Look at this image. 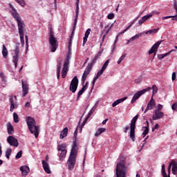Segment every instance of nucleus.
I'll return each instance as SVG.
<instances>
[{"label": "nucleus", "mask_w": 177, "mask_h": 177, "mask_svg": "<svg viewBox=\"0 0 177 177\" xmlns=\"http://www.w3.org/2000/svg\"><path fill=\"white\" fill-rule=\"evenodd\" d=\"M22 83V96L24 97L26 95H28V84L24 83V81H21Z\"/></svg>", "instance_id": "nucleus-17"}, {"label": "nucleus", "mask_w": 177, "mask_h": 177, "mask_svg": "<svg viewBox=\"0 0 177 177\" xmlns=\"http://www.w3.org/2000/svg\"><path fill=\"white\" fill-rule=\"evenodd\" d=\"M150 17H153V15H145L141 19H143L144 21H146V20H148V19H150Z\"/></svg>", "instance_id": "nucleus-46"}, {"label": "nucleus", "mask_w": 177, "mask_h": 177, "mask_svg": "<svg viewBox=\"0 0 177 177\" xmlns=\"http://www.w3.org/2000/svg\"><path fill=\"white\" fill-rule=\"evenodd\" d=\"M25 107H30V102H26V104H25Z\"/></svg>", "instance_id": "nucleus-62"}, {"label": "nucleus", "mask_w": 177, "mask_h": 177, "mask_svg": "<svg viewBox=\"0 0 177 177\" xmlns=\"http://www.w3.org/2000/svg\"><path fill=\"white\" fill-rule=\"evenodd\" d=\"M78 132V130L76 129L74 132V136H73V145H74V142H75V145H77V133Z\"/></svg>", "instance_id": "nucleus-42"}, {"label": "nucleus", "mask_w": 177, "mask_h": 177, "mask_svg": "<svg viewBox=\"0 0 177 177\" xmlns=\"http://www.w3.org/2000/svg\"><path fill=\"white\" fill-rule=\"evenodd\" d=\"M142 81H143V78L142 77V76H140L136 79H135L134 82L135 84H140V82H142Z\"/></svg>", "instance_id": "nucleus-40"}, {"label": "nucleus", "mask_w": 177, "mask_h": 177, "mask_svg": "<svg viewBox=\"0 0 177 177\" xmlns=\"http://www.w3.org/2000/svg\"><path fill=\"white\" fill-rule=\"evenodd\" d=\"M66 154H67V151H61V153H59V160L63 161V160L66 158Z\"/></svg>", "instance_id": "nucleus-35"}, {"label": "nucleus", "mask_w": 177, "mask_h": 177, "mask_svg": "<svg viewBox=\"0 0 177 177\" xmlns=\"http://www.w3.org/2000/svg\"><path fill=\"white\" fill-rule=\"evenodd\" d=\"M89 34H91V28H88L86 30V32L83 39V46L86 44V41H88V37H89Z\"/></svg>", "instance_id": "nucleus-24"}, {"label": "nucleus", "mask_w": 177, "mask_h": 177, "mask_svg": "<svg viewBox=\"0 0 177 177\" xmlns=\"http://www.w3.org/2000/svg\"><path fill=\"white\" fill-rule=\"evenodd\" d=\"M139 17H140V15H138L137 17H136L133 21H131V24L129 26H127L124 30H122V32L118 34V35L116 36V39L115 40L114 44L112 46L113 50L115 49V44H117V40L118 39V37H120L121 35H122V34H124V32H127V30H129V28L132 27V26H133L135 23H136Z\"/></svg>", "instance_id": "nucleus-8"}, {"label": "nucleus", "mask_w": 177, "mask_h": 177, "mask_svg": "<svg viewBox=\"0 0 177 177\" xmlns=\"http://www.w3.org/2000/svg\"><path fill=\"white\" fill-rule=\"evenodd\" d=\"M16 2H17V3H19V5H20L22 7L26 6V2L24 1V0H15Z\"/></svg>", "instance_id": "nucleus-41"}, {"label": "nucleus", "mask_w": 177, "mask_h": 177, "mask_svg": "<svg viewBox=\"0 0 177 177\" xmlns=\"http://www.w3.org/2000/svg\"><path fill=\"white\" fill-rule=\"evenodd\" d=\"M10 111L13 112L15 109L17 107V104L15 102V100H13V97L10 98Z\"/></svg>", "instance_id": "nucleus-22"}, {"label": "nucleus", "mask_w": 177, "mask_h": 177, "mask_svg": "<svg viewBox=\"0 0 177 177\" xmlns=\"http://www.w3.org/2000/svg\"><path fill=\"white\" fill-rule=\"evenodd\" d=\"M109 63H110V59H108L105 62L101 70L98 71V72L97 73V75L95 76V77L99 79L100 78V77H102V75L104 73V71H106V68H107V67L109 66Z\"/></svg>", "instance_id": "nucleus-13"}, {"label": "nucleus", "mask_w": 177, "mask_h": 177, "mask_svg": "<svg viewBox=\"0 0 177 177\" xmlns=\"http://www.w3.org/2000/svg\"><path fill=\"white\" fill-rule=\"evenodd\" d=\"M77 151L78 147H77V145L75 142L72 145L70 156L67 161L68 169L69 171H73V169H74V167H75Z\"/></svg>", "instance_id": "nucleus-2"}, {"label": "nucleus", "mask_w": 177, "mask_h": 177, "mask_svg": "<svg viewBox=\"0 0 177 177\" xmlns=\"http://www.w3.org/2000/svg\"><path fill=\"white\" fill-rule=\"evenodd\" d=\"M49 44L50 45L51 52H56V50L57 49V39L55 37L53 31L52 30L50 31Z\"/></svg>", "instance_id": "nucleus-6"}, {"label": "nucleus", "mask_w": 177, "mask_h": 177, "mask_svg": "<svg viewBox=\"0 0 177 177\" xmlns=\"http://www.w3.org/2000/svg\"><path fill=\"white\" fill-rule=\"evenodd\" d=\"M62 70V62H58L57 65V78L60 79V71Z\"/></svg>", "instance_id": "nucleus-28"}, {"label": "nucleus", "mask_w": 177, "mask_h": 177, "mask_svg": "<svg viewBox=\"0 0 177 177\" xmlns=\"http://www.w3.org/2000/svg\"><path fill=\"white\" fill-rule=\"evenodd\" d=\"M7 129L9 135H12V133H13V127L10 122L7 123Z\"/></svg>", "instance_id": "nucleus-34"}, {"label": "nucleus", "mask_w": 177, "mask_h": 177, "mask_svg": "<svg viewBox=\"0 0 177 177\" xmlns=\"http://www.w3.org/2000/svg\"><path fill=\"white\" fill-rule=\"evenodd\" d=\"M71 45H73V41L71 39L68 42V53H71Z\"/></svg>", "instance_id": "nucleus-48"}, {"label": "nucleus", "mask_w": 177, "mask_h": 177, "mask_svg": "<svg viewBox=\"0 0 177 177\" xmlns=\"http://www.w3.org/2000/svg\"><path fill=\"white\" fill-rule=\"evenodd\" d=\"M2 156V145L0 144V158Z\"/></svg>", "instance_id": "nucleus-59"}, {"label": "nucleus", "mask_w": 177, "mask_h": 177, "mask_svg": "<svg viewBox=\"0 0 177 177\" xmlns=\"http://www.w3.org/2000/svg\"><path fill=\"white\" fill-rule=\"evenodd\" d=\"M154 129H158V124H155Z\"/></svg>", "instance_id": "nucleus-63"}, {"label": "nucleus", "mask_w": 177, "mask_h": 177, "mask_svg": "<svg viewBox=\"0 0 177 177\" xmlns=\"http://www.w3.org/2000/svg\"><path fill=\"white\" fill-rule=\"evenodd\" d=\"M70 65V57L67 56L62 71V78H66L67 75V73H68V66Z\"/></svg>", "instance_id": "nucleus-9"}, {"label": "nucleus", "mask_w": 177, "mask_h": 177, "mask_svg": "<svg viewBox=\"0 0 177 177\" xmlns=\"http://www.w3.org/2000/svg\"><path fill=\"white\" fill-rule=\"evenodd\" d=\"M129 129V127H124V132L125 133H127V132H128Z\"/></svg>", "instance_id": "nucleus-58"}, {"label": "nucleus", "mask_w": 177, "mask_h": 177, "mask_svg": "<svg viewBox=\"0 0 177 177\" xmlns=\"http://www.w3.org/2000/svg\"><path fill=\"white\" fill-rule=\"evenodd\" d=\"M10 154H12V149L8 148L6 151V157L8 160H9V158H10Z\"/></svg>", "instance_id": "nucleus-36"}, {"label": "nucleus", "mask_w": 177, "mask_h": 177, "mask_svg": "<svg viewBox=\"0 0 177 177\" xmlns=\"http://www.w3.org/2000/svg\"><path fill=\"white\" fill-rule=\"evenodd\" d=\"M110 26H111V24H107V25L105 26V28H110Z\"/></svg>", "instance_id": "nucleus-61"}, {"label": "nucleus", "mask_w": 177, "mask_h": 177, "mask_svg": "<svg viewBox=\"0 0 177 177\" xmlns=\"http://www.w3.org/2000/svg\"><path fill=\"white\" fill-rule=\"evenodd\" d=\"M139 118V115H136L133 118L131 121V126H130V138L132 140L135 141V129L136 128V121Z\"/></svg>", "instance_id": "nucleus-7"}, {"label": "nucleus", "mask_w": 177, "mask_h": 177, "mask_svg": "<svg viewBox=\"0 0 177 177\" xmlns=\"http://www.w3.org/2000/svg\"><path fill=\"white\" fill-rule=\"evenodd\" d=\"M97 80H99L97 77H94L93 82H92V84H93V86H92V89L93 88V86H95V84L96 83V81H97Z\"/></svg>", "instance_id": "nucleus-52"}, {"label": "nucleus", "mask_w": 177, "mask_h": 177, "mask_svg": "<svg viewBox=\"0 0 177 177\" xmlns=\"http://www.w3.org/2000/svg\"><path fill=\"white\" fill-rule=\"evenodd\" d=\"M19 52H20V44L18 43L15 47V55H13L12 57V63H14L15 68H17V62H19Z\"/></svg>", "instance_id": "nucleus-10"}, {"label": "nucleus", "mask_w": 177, "mask_h": 177, "mask_svg": "<svg viewBox=\"0 0 177 177\" xmlns=\"http://www.w3.org/2000/svg\"><path fill=\"white\" fill-rule=\"evenodd\" d=\"M156 32H157V29H151V30H149L145 32V34L147 35H151L153 34H156Z\"/></svg>", "instance_id": "nucleus-38"}, {"label": "nucleus", "mask_w": 177, "mask_h": 177, "mask_svg": "<svg viewBox=\"0 0 177 177\" xmlns=\"http://www.w3.org/2000/svg\"><path fill=\"white\" fill-rule=\"evenodd\" d=\"M95 110H96V106H93L90 111L88 112V113L87 114V116L86 117V121H88V120H89V118H91V115H93V113H95Z\"/></svg>", "instance_id": "nucleus-33"}, {"label": "nucleus", "mask_w": 177, "mask_h": 177, "mask_svg": "<svg viewBox=\"0 0 177 177\" xmlns=\"http://www.w3.org/2000/svg\"><path fill=\"white\" fill-rule=\"evenodd\" d=\"M0 78H1L2 81L6 82V77H5V75L3 73H0Z\"/></svg>", "instance_id": "nucleus-49"}, {"label": "nucleus", "mask_w": 177, "mask_h": 177, "mask_svg": "<svg viewBox=\"0 0 177 177\" xmlns=\"http://www.w3.org/2000/svg\"><path fill=\"white\" fill-rule=\"evenodd\" d=\"M77 88H78V77H77V76H75L71 82L69 90L72 93H75Z\"/></svg>", "instance_id": "nucleus-11"}, {"label": "nucleus", "mask_w": 177, "mask_h": 177, "mask_svg": "<svg viewBox=\"0 0 177 177\" xmlns=\"http://www.w3.org/2000/svg\"><path fill=\"white\" fill-rule=\"evenodd\" d=\"M10 8L11 9L10 12L12 16L15 19L17 26H18V31L20 37V41L21 44V46H24V22L21 20L20 17V15L17 13V10L16 8L13 7L12 4H10Z\"/></svg>", "instance_id": "nucleus-1"}, {"label": "nucleus", "mask_w": 177, "mask_h": 177, "mask_svg": "<svg viewBox=\"0 0 177 177\" xmlns=\"http://www.w3.org/2000/svg\"><path fill=\"white\" fill-rule=\"evenodd\" d=\"M7 142L10 144V146L17 147L19 146V141L12 136H10L7 138Z\"/></svg>", "instance_id": "nucleus-15"}, {"label": "nucleus", "mask_w": 177, "mask_h": 177, "mask_svg": "<svg viewBox=\"0 0 177 177\" xmlns=\"http://www.w3.org/2000/svg\"><path fill=\"white\" fill-rule=\"evenodd\" d=\"M42 165L45 172H46V174H50V167H49V164L46 162V161L42 160Z\"/></svg>", "instance_id": "nucleus-21"}, {"label": "nucleus", "mask_w": 177, "mask_h": 177, "mask_svg": "<svg viewBox=\"0 0 177 177\" xmlns=\"http://www.w3.org/2000/svg\"><path fill=\"white\" fill-rule=\"evenodd\" d=\"M152 96H154V95L158 92V89L157 88V86H156V84L152 86Z\"/></svg>", "instance_id": "nucleus-39"}, {"label": "nucleus", "mask_w": 177, "mask_h": 177, "mask_svg": "<svg viewBox=\"0 0 177 177\" xmlns=\"http://www.w3.org/2000/svg\"><path fill=\"white\" fill-rule=\"evenodd\" d=\"M80 15V0H76V13L75 18L73 23V30H75L77 22L78 21V16Z\"/></svg>", "instance_id": "nucleus-14"}, {"label": "nucleus", "mask_w": 177, "mask_h": 177, "mask_svg": "<svg viewBox=\"0 0 177 177\" xmlns=\"http://www.w3.org/2000/svg\"><path fill=\"white\" fill-rule=\"evenodd\" d=\"M172 52H176V50H171L170 51H169L168 53H166L165 54H159V55H158V59L159 60H161V59H164V57H167V56H169V55H171V53H172Z\"/></svg>", "instance_id": "nucleus-23"}, {"label": "nucleus", "mask_w": 177, "mask_h": 177, "mask_svg": "<svg viewBox=\"0 0 177 177\" xmlns=\"http://www.w3.org/2000/svg\"><path fill=\"white\" fill-rule=\"evenodd\" d=\"M127 171L128 167H127L125 160H121L116 165V176L125 177Z\"/></svg>", "instance_id": "nucleus-5"}, {"label": "nucleus", "mask_w": 177, "mask_h": 177, "mask_svg": "<svg viewBox=\"0 0 177 177\" xmlns=\"http://www.w3.org/2000/svg\"><path fill=\"white\" fill-rule=\"evenodd\" d=\"M163 107L164 106L161 104H158V109L156 110H158V111H161V110H162Z\"/></svg>", "instance_id": "nucleus-51"}, {"label": "nucleus", "mask_w": 177, "mask_h": 177, "mask_svg": "<svg viewBox=\"0 0 177 177\" xmlns=\"http://www.w3.org/2000/svg\"><path fill=\"white\" fill-rule=\"evenodd\" d=\"M152 16H154V15H160V12L155 10L151 12Z\"/></svg>", "instance_id": "nucleus-56"}, {"label": "nucleus", "mask_w": 177, "mask_h": 177, "mask_svg": "<svg viewBox=\"0 0 177 177\" xmlns=\"http://www.w3.org/2000/svg\"><path fill=\"white\" fill-rule=\"evenodd\" d=\"M102 53H103V50H100L93 59L91 63L90 64H88V66H86L82 76V82H83V84L85 83V81H86V78L88 77V75H89L91 71H92V67H93V64H95L96 62H97V59H100Z\"/></svg>", "instance_id": "nucleus-3"}, {"label": "nucleus", "mask_w": 177, "mask_h": 177, "mask_svg": "<svg viewBox=\"0 0 177 177\" xmlns=\"http://www.w3.org/2000/svg\"><path fill=\"white\" fill-rule=\"evenodd\" d=\"M147 126L146 127H142V131L143 133H142V136L143 138H145L146 136V135H147V133H149V121H147Z\"/></svg>", "instance_id": "nucleus-27"}, {"label": "nucleus", "mask_w": 177, "mask_h": 177, "mask_svg": "<svg viewBox=\"0 0 177 177\" xmlns=\"http://www.w3.org/2000/svg\"><path fill=\"white\" fill-rule=\"evenodd\" d=\"M19 169L21 172L22 176H27L30 172V167H28V166H21Z\"/></svg>", "instance_id": "nucleus-19"}, {"label": "nucleus", "mask_w": 177, "mask_h": 177, "mask_svg": "<svg viewBox=\"0 0 177 177\" xmlns=\"http://www.w3.org/2000/svg\"><path fill=\"white\" fill-rule=\"evenodd\" d=\"M107 19H109V20H113V19H114V13L109 14L107 16Z\"/></svg>", "instance_id": "nucleus-47"}, {"label": "nucleus", "mask_w": 177, "mask_h": 177, "mask_svg": "<svg viewBox=\"0 0 177 177\" xmlns=\"http://www.w3.org/2000/svg\"><path fill=\"white\" fill-rule=\"evenodd\" d=\"M151 87H148L147 88H144V89L137 92L133 95V97L131 100V103H135V102H136V100H138V99L139 98L140 96H142V95H145V93H146V92H149V91H151Z\"/></svg>", "instance_id": "nucleus-12"}, {"label": "nucleus", "mask_w": 177, "mask_h": 177, "mask_svg": "<svg viewBox=\"0 0 177 177\" xmlns=\"http://www.w3.org/2000/svg\"><path fill=\"white\" fill-rule=\"evenodd\" d=\"M127 99H128V97H124L123 98H120L119 100H115L114 102H113L112 106L115 107V106H118V104H120V103H122V102H125V100H127Z\"/></svg>", "instance_id": "nucleus-25"}, {"label": "nucleus", "mask_w": 177, "mask_h": 177, "mask_svg": "<svg viewBox=\"0 0 177 177\" xmlns=\"http://www.w3.org/2000/svg\"><path fill=\"white\" fill-rule=\"evenodd\" d=\"M26 49H28V36H25Z\"/></svg>", "instance_id": "nucleus-54"}, {"label": "nucleus", "mask_w": 177, "mask_h": 177, "mask_svg": "<svg viewBox=\"0 0 177 177\" xmlns=\"http://www.w3.org/2000/svg\"><path fill=\"white\" fill-rule=\"evenodd\" d=\"M2 55L4 59H8V55H9V53L8 52V48H6V46L5 45H3Z\"/></svg>", "instance_id": "nucleus-30"}, {"label": "nucleus", "mask_w": 177, "mask_h": 177, "mask_svg": "<svg viewBox=\"0 0 177 177\" xmlns=\"http://www.w3.org/2000/svg\"><path fill=\"white\" fill-rule=\"evenodd\" d=\"M145 21H143V19L141 18L139 21H138V24L139 26H142V24L144 23Z\"/></svg>", "instance_id": "nucleus-57"}, {"label": "nucleus", "mask_w": 177, "mask_h": 177, "mask_svg": "<svg viewBox=\"0 0 177 177\" xmlns=\"http://www.w3.org/2000/svg\"><path fill=\"white\" fill-rule=\"evenodd\" d=\"M109 121V119H105L104 120L102 121V125H105L106 122Z\"/></svg>", "instance_id": "nucleus-60"}, {"label": "nucleus", "mask_w": 177, "mask_h": 177, "mask_svg": "<svg viewBox=\"0 0 177 177\" xmlns=\"http://www.w3.org/2000/svg\"><path fill=\"white\" fill-rule=\"evenodd\" d=\"M171 80L172 81H175V80H176V73L175 72L172 73Z\"/></svg>", "instance_id": "nucleus-55"}, {"label": "nucleus", "mask_w": 177, "mask_h": 177, "mask_svg": "<svg viewBox=\"0 0 177 177\" xmlns=\"http://www.w3.org/2000/svg\"><path fill=\"white\" fill-rule=\"evenodd\" d=\"M86 89H88V82H86V85H84L82 88V89L77 93V99H80V96H81V95H82V93H84V92H85Z\"/></svg>", "instance_id": "nucleus-29"}, {"label": "nucleus", "mask_w": 177, "mask_h": 177, "mask_svg": "<svg viewBox=\"0 0 177 177\" xmlns=\"http://www.w3.org/2000/svg\"><path fill=\"white\" fill-rule=\"evenodd\" d=\"M171 109L172 110H177V102L172 104Z\"/></svg>", "instance_id": "nucleus-53"}, {"label": "nucleus", "mask_w": 177, "mask_h": 177, "mask_svg": "<svg viewBox=\"0 0 177 177\" xmlns=\"http://www.w3.org/2000/svg\"><path fill=\"white\" fill-rule=\"evenodd\" d=\"M21 156H23V151H19L15 156V158L19 160V158H21Z\"/></svg>", "instance_id": "nucleus-43"}, {"label": "nucleus", "mask_w": 177, "mask_h": 177, "mask_svg": "<svg viewBox=\"0 0 177 177\" xmlns=\"http://www.w3.org/2000/svg\"><path fill=\"white\" fill-rule=\"evenodd\" d=\"M155 106H156V100H154V99L151 98L147 104V106L145 111V113H146L147 111H149L150 110H153V108Z\"/></svg>", "instance_id": "nucleus-18"}, {"label": "nucleus", "mask_w": 177, "mask_h": 177, "mask_svg": "<svg viewBox=\"0 0 177 177\" xmlns=\"http://www.w3.org/2000/svg\"><path fill=\"white\" fill-rule=\"evenodd\" d=\"M13 118H14L15 122H19V115H17V113H13Z\"/></svg>", "instance_id": "nucleus-45"}, {"label": "nucleus", "mask_w": 177, "mask_h": 177, "mask_svg": "<svg viewBox=\"0 0 177 177\" xmlns=\"http://www.w3.org/2000/svg\"><path fill=\"white\" fill-rule=\"evenodd\" d=\"M67 133H68V128L65 127L60 133V139H64L67 136Z\"/></svg>", "instance_id": "nucleus-26"}, {"label": "nucleus", "mask_w": 177, "mask_h": 177, "mask_svg": "<svg viewBox=\"0 0 177 177\" xmlns=\"http://www.w3.org/2000/svg\"><path fill=\"white\" fill-rule=\"evenodd\" d=\"M113 26H114V24H111V25L109 26V28L106 31L105 35H107V34H109V32H110V30H111V28H113Z\"/></svg>", "instance_id": "nucleus-50"}, {"label": "nucleus", "mask_w": 177, "mask_h": 177, "mask_svg": "<svg viewBox=\"0 0 177 177\" xmlns=\"http://www.w3.org/2000/svg\"><path fill=\"white\" fill-rule=\"evenodd\" d=\"M143 33H139V34H137L134 36H133L132 37L130 38V41H135V39H138L139 38H140V36L142 35Z\"/></svg>", "instance_id": "nucleus-37"}, {"label": "nucleus", "mask_w": 177, "mask_h": 177, "mask_svg": "<svg viewBox=\"0 0 177 177\" xmlns=\"http://www.w3.org/2000/svg\"><path fill=\"white\" fill-rule=\"evenodd\" d=\"M26 123L30 133L35 136V138H38L40 132L39 126H37L35 120L31 117H28Z\"/></svg>", "instance_id": "nucleus-4"}, {"label": "nucleus", "mask_w": 177, "mask_h": 177, "mask_svg": "<svg viewBox=\"0 0 177 177\" xmlns=\"http://www.w3.org/2000/svg\"><path fill=\"white\" fill-rule=\"evenodd\" d=\"M125 56H127L126 54H123L118 60V64H121V62H122L124 60V59H125Z\"/></svg>", "instance_id": "nucleus-44"}, {"label": "nucleus", "mask_w": 177, "mask_h": 177, "mask_svg": "<svg viewBox=\"0 0 177 177\" xmlns=\"http://www.w3.org/2000/svg\"><path fill=\"white\" fill-rule=\"evenodd\" d=\"M164 118V113L161 112V111H158V110L153 111V114L152 116V120H153V121H156L157 120H161V118Z\"/></svg>", "instance_id": "nucleus-16"}, {"label": "nucleus", "mask_w": 177, "mask_h": 177, "mask_svg": "<svg viewBox=\"0 0 177 177\" xmlns=\"http://www.w3.org/2000/svg\"><path fill=\"white\" fill-rule=\"evenodd\" d=\"M67 144H62L57 146L58 151H67Z\"/></svg>", "instance_id": "nucleus-31"}, {"label": "nucleus", "mask_w": 177, "mask_h": 177, "mask_svg": "<svg viewBox=\"0 0 177 177\" xmlns=\"http://www.w3.org/2000/svg\"><path fill=\"white\" fill-rule=\"evenodd\" d=\"M85 122H86V118H85L83 123L82 124V127H84V125H85Z\"/></svg>", "instance_id": "nucleus-64"}, {"label": "nucleus", "mask_w": 177, "mask_h": 177, "mask_svg": "<svg viewBox=\"0 0 177 177\" xmlns=\"http://www.w3.org/2000/svg\"><path fill=\"white\" fill-rule=\"evenodd\" d=\"M103 132H106V129L105 128H99L96 131V132L95 133V136H96V137L100 136L103 133Z\"/></svg>", "instance_id": "nucleus-32"}, {"label": "nucleus", "mask_w": 177, "mask_h": 177, "mask_svg": "<svg viewBox=\"0 0 177 177\" xmlns=\"http://www.w3.org/2000/svg\"><path fill=\"white\" fill-rule=\"evenodd\" d=\"M160 44L161 41L156 42L149 50V55H151L152 53H154V52H157V49H158Z\"/></svg>", "instance_id": "nucleus-20"}]
</instances>
